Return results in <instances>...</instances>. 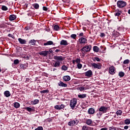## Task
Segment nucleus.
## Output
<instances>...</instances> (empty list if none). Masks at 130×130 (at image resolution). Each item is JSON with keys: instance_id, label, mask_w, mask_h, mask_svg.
Wrapping results in <instances>:
<instances>
[{"instance_id": "obj_1", "label": "nucleus", "mask_w": 130, "mask_h": 130, "mask_svg": "<svg viewBox=\"0 0 130 130\" xmlns=\"http://www.w3.org/2000/svg\"><path fill=\"white\" fill-rule=\"evenodd\" d=\"M108 110H109V107L107 106H102L99 109V111H100L102 113H106Z\"/></svg>"}, {"instance_id": "obj_2", "label": "nucleus", "mask_w": 130, "mask_h": 130, "mask_svg": "<svg viewBox=\"0 0 130 130\" xmlns=\"http://www.w3.org/2000/svg\"><path fill=\"white\" fill-rule=\"evenodd\" d=\"M117 5L118 8H124V7H125V6H126V2L122 1H119L117 2Z\"/></svg>"}, {"instance_id": "obj_3", "label": "nucleus", "mask_w": 130, "mask_h": 130, "mask_svg": "<svg viewBox=\"0 0 130 130\" xmlns=\"http://www.w3.org/2000/svg\"><path fill=\"white\" fill-rule=\"evenodd\" d=\"M76 105H77V99H73L71 100L70 101V106L71 107L72 109H74L76 107Z\"/></svg>"}, {"instance_id": "obj_4", "label": "nucleus", "mask_w": 130, "mask_h": 130, "mask_svg": "<svg viewBox=\"0 0 130 130\" xmlns=\"http://www.w3.org/2000/svg\"><path fill=\"white\" fill-rule=\"evenodd\" d=\"M92 48V46L90 45H87L86 46H85L83 48H82V50L83 51H85L86 52H88L89 51H91V49Z\"/></svg>"}, {"instance_id": "obj_5", "label": "nucleus", "mask_w": 130, "mask_h": 130, "mask_svg": "<svg viewBox=\"0 0 130 130\" xmlns=\"http://www.w3.org/2000/svg\"><path fill=\"white\" fill-rule=\"evenodd\" d=\"M78 42H79L80 44H85L88 42V41L87 40V39L82 37L79 39Z\"/></svg>"}, {"instance_id": "obj_6", "label": "nucleus", "mask_w": 130, "mask_h": 130, "mask_svg": "<svg viewBox=\"0 0 130 130\" xmlns=\"http://www.w3.org/2000/svg\"><path fill=\"white\" fill-rule=\"evenodd\" d=\"M78 123V120H74L70 121L68 123V125H69L70 126H74V125H77V124Z\"/></svg>"}, {"instance_id": "obj_7", "label": "nucleus", "mask_w": 130, "mask_h": 130, "mask_svg": "<svg viewBox=\"0 0 130 130\" xmlns=\"http://www.w3.org/2000/svg\"><path fill=\"white\" fill-rule=\"evenodd\" d=\"M91 66L94 68V69H98L99 70H100V69L102 68V66H101L100 63L96 64L95 63H92Z\"/></svg>"}, {"instance_id": "obj_8", "label": "nucleus", "mask_w": 130, "mask_h": 130, "mask_svg": "<svg viewBox=\"0 0 130 130\" xmlns=\"http://www.w3.org/2000/svg\"><path fill=\"white\" fill-rule=\"evenodd\" d=\"M54 108L57 110H61V109H63V108H64V105L63 104L56 105L54 106Z\"/></svg>"}, {"instance_id": "obj_9", "label": "nucleus", "mask_w": 130, "mask_h": 130, "mask_svg": "<svg viewBox=\"0 0 130 130\" xmlns=\"http://www.w3.org/2000/svg\"><path fill=\"white\" fill-rule=\"evenodd\" d=\"M85 77H88V78H91L93 75V72L92 71L89 70L85 73Z\"/></svg>"}, {"instance_id": "obj_10", "label": "nucleus", "mask_w": 130, "mask_h": 130, "mask_svg": "<svg viewBox=\"0 0 130 130\" xmlns=\"http://www.w3.org/2000/svg\"><path fill=\"white\" fill-rule=\"evenodd\" d=\"M54 59H56V60H59L60 61H62V60H64V58L62 57V56H55L54 57Z\"/></svg>"}, {"instance_id": "obj_11", "label": "nucleus", "mask_w": 130, "mask_h": 130, "mask_svg": "<svg viewBox=\"0 0 130 130\" xmlns=\"http://www.w3.org/2000/svg\"><path fill=\"white\" fill-rule=\"evenodd\" d=\"M49 53L48 51H43L39 53L40 55H43V56H46L47 54Z\"/></svg>"}, {"instance_id": "obj_12", "label": "nucleus", "mask_w": 130, "mask_h": 130, "mask_svg": "<svg viewBox=\"0 0 130 130\" xmlns=\"http://www.w3.org/2000/svg\"><path fill=\"white\" fill-rule=\"evenodd\" d=\"M52 66L54 68H59L60 66V62L59 61H56L55 63H53Z\"/></svg>"}, {"instance_id": "obj_13", "label": "nucleus", "mask_w": 130, "mask_h": 130, "mask_svg": "<svg viewBox=\"0 0 130 130\" xmlns=\"http://www.w3.org/2000/svg\"><path fill=\"white\" fill-rule=\"evenodd\" d=\"M85 123L87 124V125H92V123H93V121H92L90 119H86Z\"/></svg>"}, {"instance_id": "obj_14", "label": "nucleus", "mask_w": 130, "mask_h": 130, "mask_svg": "<svg viewBox=\"0 0 130 130\" xmlns=\"http://www.w3.org/2000/svg\"><path fill=\"white\" fill-rule=\"evenodd\" d=\"M115 69L114 67H111L109 68V73L111 75H113L115 73Z\"/></svg>"}, {"instance_id": "obj_15", "label": "nucleus", "mask_w": 130, "mask_h": 130, "mask_svg": "<svg viewBox=\"0 0 130 130\" xmlns=\"http://www.w3.org/2000/svg\"><path fill=\"white\" fill-rule=\"evenodd\" d=\"M63 80L65 82H69L71 80V77L70 76H64L63 77Z\"/></svg>"}, {"instance_id": "obj_16", "label": "nucleus", "mask_w": 130, "mask_h": 130, "mask_svg": "<svg viewBox=\"0 0 130 130\" xmlns=\"http://www.w3.org/2000/svg\"><path fill=\"white\" fill-rule=\"evenodd\" d=\"M88 113H89V114H94L95 113V109L90 108L88 109Z\"/></svg>"}, {"instance_id": "obj_17", "label": "nucleus", "mask_w": 130, "mask_h": 130, "mask_svg": "<svg viewBox=\"0 0 130 130\" xmlns=\"http://www.w3.org/2000/svg\"><path fill=\"white\" fill-rule=\"evenodd\" d=\"M78 98H80V99H84V98H86L87 97L86 94H79L78 95Z\"/></svg>"}, {"instance_id": "obj_18", "label": "nucleus", "mask_w": 130, "mask_h": 130, "mask_svg": "<svg viewBox=\"0 0 130 130\" xmlns=\"http://www.w3.org/2000/svg\"><path fill=\"white\" fill-rule=\"evenodd\" d=\"M82 130H93V128H91L87 125H85L82 127Z\"/></svg>"}, {"instance_id": "obj_19", "label": "nucleus", "mask_w": 130, "mask_h": 130, "mask_svg": "<svg viewBox=\"0 0 130 130\" xmlns=\"http://www.w3.org/2000/svg\"><path fill=\"white\" fill-rule=\"evenodd\" d=\"M58 86H60V87H68V84L63 83L62 81H60L58 83Z\"/></svg>"}, {"instance_id": "obj_20", "label": "nucleus", "mask_w": 130, "mask_h": 130, "mask_svg": "<svg viewBox=\"0 0 130 130\" xmlns=\"http://www.w3.org/2000/svg\"><path fill=\"white\" fill-rule=\"evenodd\" d=\"M60 44V45L67 46L69 44L68 43V41H67L64 40H62L61 41Z\"/></svg>"}, {"instance_id": "obj_21", "label": "nucleus", "mask_w": 130, "mask_h": 130, "mask_svg": "<svg viewBox=\"0 0 130 130\" xmlns=\"http://www.w3.org/2000/svg\"><path fill=\"white\" fill-rule=\"evenodd\" d=\"M17 16L15 15H11L9 17L10 21H14L15 19H16Z\"/></svg>"}, {"instance_id": "obj_22", "label": "nucleus", "mask_w": 130, "mask_h": 130, "mask_svg": "<svg viewBox=\"0 0 130 130\" xmlns=\"http://www.w3.org/2000/svg\"><path fill=\"white\" fill-rule=\"evenodd\" d=\"M18 41H19V43L20 44H26V40H23L21 38L18 39Z\"/></svg>"}, {"instance_id": "obj_23", "label": "nucleus", "mask_w": 130, "mask_h": 130, "mask_svg": "<svg viewBox=\"0 0 130 130\" xmlns=\"http://www.w3.org/2000/svg\"><path fill=\"white\" fill-rule=\"evenodd\" d=\"M4 95L6 97H10L11 96V93H10V91L7 90L4 92Z\"/></svg>"}, {"instance_id": "obj_24", "label": "nucleus", "mask_w": 130, "mask_h": 130, "mask_svg": "<svg viewBox=\"0 0 130 130\" xmlns=\"http://www.w3.org/2000/svg\"><path fill=\"white\" fill-rule=\"evenodd\" d=\"M53 44V42L51 41H48L47 43H45L44 44V45L46 46V45H52Z\"/></svg>"}, {"instance_id": "obj_25", "label": "nucleus", "mask_w": 130, "mask_h": 130, "mask_svg": "<svg viewBox=\"0 0 130 130\" xmlns=\"http://www.w3.org/2000/svg\"><path fill=\"white\" fill-rule=\"evenodd\" d=\"M29 43H30L31 45H35V44L36 43V40H30L29 42Z\"/></svg>"}, {"instance_id": "obj_26", "label": "nucleus", "mask_w": 130, "mask_h": 130, "mask_svg": "<svg viewBox=\"0 0 130 130\" xmlns=\"http://www.w3.org/2000/svg\"><path fill=\"white\" fill-rule=\"evenodd\" d=\"M93 49L94 52H99V48L96 46L93 47Z\"/></svg>"}, {"instance_id": "obj_27", "label": "nucleus", "mask_w": 130, "mask_h": 130, "mask_svg": "<svg viewBox=\"0 0 130 130\" xmlns=\"http://www.w3.org/2000/svg\"><path fill=\"white\" fill-rule=\"evenodd\" d=\"M27 67H28V66H27L26 64H21L20 65V67L22 70H25V69H26Z\"/></svg>"}, {"instance_id": "obj_28", "label": "nucleus", "mask_w": 130, "mask_h": 130, "mask_svg": "<svg viewBox=\"0 0 130 130\" xmlns=\"http://www.w3.org/2000/svg\"><path fill=\"white\" fill-rule=\"evenodd\" d=\"M102 114H103V113L99 111V113H97L96 116H98V118H100V117H101V116H102Z\"/></svg>"}, {"instance_id": "obj_29", "label": "nucleus", "mask_w": 130, "mask_h": 130, "mask_svg": "<svg viewBox=\"0 0 130 130\" xmlns=\"http://www.w3.org/2000/svg\"><path fill=\"white\" fill-rule=\"evenodd\" d=\"M124 123L125 124L128 125L130 124V119H126L124 120Z\"/></svg>"}, {"instance_id": "obj_30", "label": "nucleus", "mask_w": 130, "mask_h": 130, "mask_svg": "<svg viewBox=\"0 0 130 130\" xmlns=\"http://www.w3.org/2000/svg\"><path fill=\"white\" fill-rule=\"evenodd\" d=\"M54 30L55 31H58V30H59V26L57 25H55L54 26Z\"/></svg>"}, {"instance_id": "obj_31", "label": "nucleus", "mask_w": 130, "mask_h": 130, "mask_svg": "<svg viewBox=\"0 0 130 130\" xmlns=\"http://www.w3.org/2000/svg\"><path fill=\"white\" fill-rule=\"evenodd\" d=\"M14 107L15 108H19V107H20V104L17 102L14 103Z\"/></svg>"}, {"instance_id": "obj_32", "label": "nucleus", "mask_w": 130, "mask_h": 130, "mask_svg": "<svg viewBox=\"0 0 130 130\" xmlns=\"http://www.w3.org/2000/svg\"><path fill=\"white\" fill-rule=\"evenodd\" d=\"M101 59L98 57H94L93 59V61H100Z\"/></svg>"}, {"instance_id": "obj_33", "label": "nucleus", "mask_w": 130, "mask_h": 130, "mask_svg": "<svg viewBox=\"0 0 130 130\" xmlns=\"http://www.w3.org/2000/svg\"><path fill=\"white\" fill-rule=\"evenodd\" d=\"M119 76L120 78H122V77L124 76V73L122 72H120L119 73Z\"/></svg>"}, {"instance_id": "obj_34", "label": "nucleus", "mask_w": 130, "mask_h": 130, "mask_svg": "<svg viewBox=\"0 0 130 130\" xmlns=\"http://www.w3.org/2000/svg\"><path fill=\"white\" fill-rule=\"evenodd\" d=\"M117 115H121L122 114V111L121 110H118L116 112Z\"/></svg>"}, {"instance_id": "obj_35", "label": "nucleus", "mask_w": 130, "mask_h": 130, "mask_svg": "<svg viewBox=\"0 0 130 130\" xmlns=\"http://www.w3.org/2000/svg\"><path fill=\"white\" fill-rule=\"evenodd\" d=\"M33 7L37 10L39 8V5L38 4H35L33 5Z\"/></svg>"}, {"instance_id": "obj_36", "label": "nucleus", "mask_w": 130, "mask_h": 130, "mask_svg": "<svg viewBox=\"0 0 130 130\" xmlns=\"http://www.w3.org/2000/svg\"><path fill=\"white\" fill-rule=\"evenodd\" d=\"M62 71H67L68 70V67L64 65L62 66L61 67Z\"/></svg>"}, {"instance_id": "obj_37", "label": "nucleus", "mask_w": 130, "mask_h": 130, "mask_svg": "<svg viewBox=\"0 0 130 130\" xmlns=\"http://www.w3.org/2000/svg\"><path fill=\"white\" fill-rule=\"evenodd\" d=\"M40 93H49V90L48 89H46L45 90L41 91Z\"/></svg>"}, {"instance_id": "obj_38", "label": "nucleus", "mask_w": 130, "mask_h": 130, "mask_svg": "<svg viewBox=\"0 0 130 130\" xmlns=\"http://www.w3.org/2000/svg\"><path fill=\"white\" fill-rule=\"evenodd\" d=\"M123 63H124V64H127L129 63V60L126 59V60H124Z\"/></svg>"}, {"instance_id": "obj_39", "label": "nucleus", "mask_w": 130, "mask_h": 130, "mask_svg": "<svg viewBox=\"0 0 130 130\" xmlns=\"http://www.w3.org/2000/svg\"><path fill=\"white\" fill-rule=\"evenodd\" d=\"M71 38H73V39H76L77 38V35L76 34H72L71 35Z\"/></svg>"}, {"instance_id": "obj_40", "label": "nucleus", "mask_w": 130, "mask_h": 130, "mask_svg": "<svg viewBox=\"0 0 130 130\" xmlns=\"http://www.w3.org/2000/svg\"><path fill=\"white\" fill-rule=\"evenodd\" d=\"M2 10L3 11H8V7H7L6 6H2Z\"/></svg>"}, {"instance_id": "obj_41", "label": "nucleus", "mask_w": 130, "mask_h": 130, "mask_svg": "<svg viewBox=\"0 0 130 130\" xmlns=\"http://www.w3.org/2000/svg\"><path fill=\"white\" fill-rule=\"evenodd\" d=\"M120 14H121V12L119 11L118 12H117L115 14V16L119 17V16H120Z\"/></svg>"}, {"instance_id": "obj_42", "label": "nucleus", "mask_w": 130, "mask_h": 130, "mask_svg": "<svg viewBox=\"0 0 130 130\" xmlns=\"http://www.w3.org/2000/svg\"><path fill=\"white\" fill-rule=\"evenodd\" d=\"M19 62V59H15L14 60V64H18Z\"/></svg>"}, {"instance_id": "obj_43", "label": "nucleus", "mask_w": 130, "mask_h": 130, "mask_svg": "<svg viewBox=\"0 0 130 130\" xmlns=\"http://www.w3.org/2000/svg\"><path fill=\"white\" fill-rule=\"evenodd\" d=\"M77 35H78V36H80V37H82L83 36H84V33L83 32H79V33H77Z\"/></svg>"}, {"instance_id": "obj_44", "label": "nucleus", "mask_w": 130, "mask_h": 130, "mask_svg": "<svg viewBox=\"0 0 130 130\" xmlns=\"http://www.w3.org/2000/svg\"><path fill=\"white\" fill-rule=\"evenodd\" d=\"M75 61H76V63H80V62H81V59H80V58H77L75 60Z\"/></svg>"}, {"instance_id": "obj_45", "label": "nucleus", "mask_w": 130, "mask_h": 130, "mask_svg": "<svg viewBox=\"0 0 130 130\" xmlns=\"http://www.w3.org/2000/svg\"><path fill=\"white\" fill-rule=\"evenodd\" d=\"M39 103V100H35L34 101V104H37Z\"/></svg>"}, {"instance_id": "obj_46", "label": "nucleus", "mask_w": 130, "mask_h": 130, "mask_svg": "<svg viewBox=\"0 0 130 130\" xmlns=\"http://www.w3.org/2000/svg\"><path fill=\"white\" fill-rule=\"evenodd\" d=\"M35 130H43V127H42V126H39Z\"/></svg>"}, {"instance_id": "obj_47", "label": "nucleus", "mask_w": 130, "mask_h": 130, "mask_svg": "<svg viewBox=\"0 0 130 130\" xmlns=\"http://www.w3.org/2000/svg\"><path fill=\"white\" fill-rule=\"evenodd\" d=\"M26 109V110H27V111H29V112H30V111H32V108L30 107H27Z\"/></svg>"}, {"instance_id": "obj_48", "label": "nucleus", "mask_w": 130, "mask_h": 130, "mask_svg": "<svg viewBox=\"0 0 130 130\" xmlns=\"http://www.w3.org/2000/svg\"><path fill=\"white\" fill-rule=\"evenodd\" d=\"M77 67L78 69H82V64L80 63H78V64H77Z\"/></svg>"}, {"instance_id": "obj_49", "label": "nucleus", "mask_w": 130, "mask_h": 130, "mask_svg": "<svg viewBox=\"0 0 130 130\" xmlns=\"http://www.w3.org/2000/svg\"><path fill=\"white\" fill-rule=\"evenodd\" d=\"M80 91H84V90H86V88L84 87H81L79 88Z\"/></svg>"}, {"instance_id": "obj_50", "label": "nucleus", "mask_w": 130, "mask_h": 130, "mask_svg": "<svg viewBox=\"0 0 130 130\" xmlns=\"http://www.w3.org/2000/svg\"><path fill=\"white\" fill-rule=\"evenodd\" d=\"M105 36V34L102 32L101 34L100 35V37H101L102 38H103V37H104Z\"/></svg>"}, {"instance_id": "obj_51", "label": "nucleus", "mask_w": 130, "mask_h": 130, "mask_svg": "<svg viewBox=\"0 0 130 130\" xmlns=\"http://www.w3.org/2000/svg\"><path fill=\"white\" fill-rule=\"evenodd\" d=\"M109 130H116V129L114 127H110Z\"/></svg>"}, {"instance_id": "obj_52", "label": "nucleus", "mask_w": 130, "mask_h": 130, "mask_svg": "<svg viewBox=\"0 0 130 130\" xmlns=\"http://www.w3.org/2000/svg\"><path fill=\"white\" fill-rule=\"evenodd\" d=\"M43 9L44 11H47V8H46V7H43Z\"/></svg>"}, {"instance_id": "obj_53", "label": "nucleus", "mask_w": 130, "mask_h": 130, "mask_svg": "<svg viewBox=\"0 0 130 130\" xmlns=\"http://www.w3.org/2000/svg\"><path fill=\"white\" fill-rule=\"evenodd\" d=\"M128 128V126L126 125V126H124V129H127Z\"/></svg>"}, {"instance_id": "obj_54", "label": "nucleus", "mask_w": 130, "mask_h": 130, "mask_svg": "<svg viewBox=\"0 0 130 130\" xmlns=\"http://www.w3.org/2000/svg\"><path fill=\"white\" fill-rule=\"evenodd\" d=\"M107 128H102L101 129V130H107Z\"/></svg>"}, {"instance_id": "obj_55", "label": "nucleus", "mask_w": 130, "mask_h": 130, "mask_svg": "<svg viewBox=\"0 0 130 130\" xmlns=\"http://www.w3.org/2000/svg\"><path fill=\"white\" fill-rule=\"evenodd\" d=\"M72 62L74 64H75V63H76V60H73Z\"/></svg>"}, {"instance_id": "obj_56", "label": "nucleus", "mask_w": 130, "mask_h": 130, "mask_svg": "<svg viewBox=\"0 0 130 130\" xmlns=\"http://www.w3.org/2000/svg\"><path fill=\"white\" fill-rule=\"evenodd\" d=\"M59 51V50H58V49H56L55 50V52H58Z\"/></svg>"}, {"instance_id": "obj_57", "label": "nucleus", "mask_w": 130, "mask_h": 130, "mask_svg": "<svg viewBox=\"0 0 130 130\" xmlns=\"http://www.w3.org/2000/svg\"><path fill=\"white\" fill-rule=\"evenodd\" d=\"M118 130H123V129H121L120 128H118Z\"/></svg>"}, {"instance_id": "obj_58", "label": "nucleus", "mask_w": 130, "mask_h": 130, "mask_svg": "<svg viewBox=\"0 0 130 130\" xmlns=\"http://www.w3.org/2000/svg\"><path fill=\"white\" fill-rule=\"evenodd\" d=\"M55 70H56V69L54 68V69H53V72H54Z\"/></svg>"}, {"instance_id": "obj_59", "label": "nucleus", "mask_w": 130, "mask_h": 130, "mask_svg": "<svg viewBox=\"0 0 130 130\" xmlns=\"http://www.w3.org/2000/svg\"><path fill=\"white\" fill-rule=\"evenodd\" d=\"M128 13L130 14V10H128Z\"/></svg>"}, {"instance_id": "obj_60", "label": "nucleus", "mask_w": 130, "mask_h": 130, "mask_svg": "<svg viewBox=\"0 0 130 130\" xmlns=\"http://www.w3.org/2000/svg\"><path fill=\"white\" fill-rule=\"evenodd\" d=\"M50 52L51 53H52V51H50Z\"/></svg>"}, {"instance_id": "obj_61", "label": "nucleus", "mask_w": 130, "mask_h": 130, "mask_svg": "<svg viewBox=\"0 0 130 130\" xmlns=\"http://www.w3.org/2000/svg\"><path fill=\"white\" fill-rule=\"evenodd\" d=\"M129 70L130 71V66L128 67Z\"/></svg>"}, {"instance_id": "obj_62", "label": "nucleus", "mask_w": 130, "mask_h": 130, "mask_svg": "<svg viewBox=\"0 0 130 130\" xmlns=\"http://www.w3.org/2000/svg\"><path fill=\"white\" fill-rule=\"evenodd\" d=\"M2 72V70L0 69V72Z\"/></svg>"}]
</instances>
